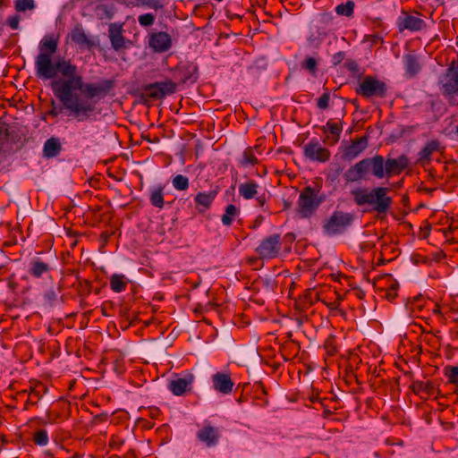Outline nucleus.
Segmentation results:
<instances>
[{"label": "nucleus", "instance_id": "f257e3e1", "mask_svg": "<svg viewBox=\"0 0 458 458\" xmlns=\"http://www.w3.org/2000/svg\"><path fill=\"white\" fill-rule=\"evenodd\" d=\"M50 86L54 95L78 122L89 119L95 113L96 106L93 102L81 100L77 94H73L76 89L69 78L54 80Z\"/></svg>", "mask_w": 458, "mask_h": 458}, {"label": "nucleus", "instance_id": "f03ea898", "mask_svg": "<svg viewBox=\"0 0 458 458\" xmlns=\"http://www.w3.org/2000/svg\"><path fill=\"white\" fill-rule=\"evenodd\" d=\"M388 187H360L351 191L354 203L359 207L368 206L365 212H377V216H386L389 211L393 199L388 195Z\"/></svg>", "mask_w": 458, "mask_h": 458}, {"label": "nucleus", "instance_id": "7ed1b4c3", "mask_svg": "<svg viewBox=\"0 0 458 458\" xmlns=\"http://www.w3.org/2000/svg\"><path fill=\"white\" fill-rule=\"evenodd\" d=\"M369 174L377 179L386 177V162L382 156L361 159L346 170L344 178L346 182H356L367 179Z\"/></svg>", "mask_w": 458, "mask_h": 458}, {"label": "nucleus", "instance_id": "20e7f679", "mask_svg": "<svg viewBox=\"0 0 458 458\" xmlns=\"http://www.w3.org/2000/svg\"><path fill=\"white\" fill-rule=\"evenodd\" d=\"M53 56L45 53H38L35 58V75L42 81L55 80L58 74L72 75L74 72V64L65 58L53 61Z\"/></svg>", "mask_w": 458, "mask_h": 458}, {"label": "nucleus", "instance_id": "39448f33", "mask_svg": "<svg viewBox=\"0 0 458 458\" xmlns=\"http://www.w3.org/2000/svg\"><path fill=\"white\" fill-rule=\"evenodd\" d=\"M439 89L450 106H458V65L448 66L439 80Z\"/></svg>", "mask_w": 458, "mask_h": 458}, {"label": "nucleus", "instance_id": "423d86ee", "mask_svg": "<svg viewBox=\"0 0 458 458\" xmlns=\"http://www.w3.org/2000/svg\"><path fill=\"white\" fill-rule=\"evenodd\" d=\"M324 201L322 196H318V191L310 186H306L301 191L297 201V213L300 218L311 217Z\"/></svg>", "mask_w": 458, "mask_h": 458}, {"label": "nucleus", "instance_id": "0eeeda50", "mask_svg": "<svg viewBox=\"0 0 458 458\" xmlns=\"http://www.w3.org/2000/svg\"><path fill=\"white\" fill-rule=\"evenodd\" d=\"M355 215L342 210H335L323 224L324 233L327 236H335L344 233L352 226Z\"/></svg>", "mask_w": 458, "mask_h": 458}, {"label": "nucleus", "instance_id": "6e6552de", "mask_svg": "<svg viewBox=\"0 0 458 458\" xmlns=\"http://www.w3.org/2000/svg\"><path fill=\"white\" fill-rule=\"evenodd\" d=\"M176 90V84L171 80L160 82L147 84L142 88L140 101L148 104L151 100H158L166 95L174 94Z\"/></svg>", "mask_w": 458, "mask_h": 458}, {"label": "nucleus", "instance_id": "1a4fd4ad", "mask_svg": "<svg viewBox=\"0 0 458 458\" xmlns=\"http://www.w3.org/2000/svg\"><path fill=\"white\" fill-rule=\"evenodd\" d=\"M357 95L365 98H383L387 94V86L385 81L372 75L365 76L355 89Z\"/></svg>", "mask_w": 458, "mask_h": 458}, {"label": "nucleus", "instance_id": "9d476101", "mask_svg": "<svg viewBox=\"0 0 458 458\" xmlns=\"http://www.w3.org/2000/svg\"><path fill=\"white\" fill-rule=\"evenodd\" d=\"M281 250L280 234H272L265 238L256 248L260 259H271L278 256Z\"/></svg>", "mask_w": 458, "mask_h": 458}, {"label": "nucleus", "instance_id": "9b49d317", "mask_svg": "<svg viewBox=\"0 0 458 458\" xmlns=\"http://www.w3.org/2000/svg\"><path fill=\"white\" fill-rule=\"evenodd\" d=\"M396 25L399 32L409 30L411 32L420 31L427 27L424 20L411 15L406 11H403L401 15L397 18Z\"/></svg>", "mask_w": 458, "mask_h": 458}, {"label": "nucleus", "instance_id": "f8f14e48", "mask_svg": "<svg viewBox=\"0 0 458 458\" xmlns=\"http://www.w3.org/2000/svg\"><path fill=\"white\" fill-rule=\"evenodd\" d=\"M115 87V81L113 79L103 80L99 83H86L84 94L89 99L94 98H104Z\"/></svg>", "mask_w": 458, "mask_h": 458}, {"label": "nucleus", "instance_id": "ddd939ff", "mask_svg": "<svg viewBox=\"0 0 458 458\" xmlns=\"http://www.w3.org/2000/svg\"><path fill=\"white\" fill-rule=\"evenodd\" d=\"M303 154L306 158L321 163L330 158V151L322 147L317 140H312L304 145Z\"/></svg>", "mask_w": 458, "mask_h": 458}, {"label": "nucleus", "instance_id": "4468645a", "mask_svg": "<svg viewBox=\"0 0 458 458\" xmlns=\"http://www.w3.org/2000/svg\"><path fill=\"white\" fill-rule=\"evenodd\" d=\"M367 136L356 138L352 140L351 143L343 145L341 147L342 157L344 160L352 161V159L356 158L359 155H360L367 148Z\"/></svg>", "mask_w": 458, "mask_h": 458}, {"label": "nucleus", "instance_id": "2eb2a0df", "mask_svg": "<svg viewBox=\"0 0 458 458\" xmlns=\"http://www.w3.org/2000/svg\"><path fill=\"white\" fill-rule=\"evenodd\" d=\"M108 38L110 39L113 49L120 52L128 48L130 40H126L123 35V25L111 23L108 27Z\"/></svg>", "mask_w": 458, "mask_h": 458}, {"label": "nucleus", "instance_id": "dca6fc26", "mask_svg": "<svg viewBox=\"0 0 458 458\" xmlns=\"http://www.w3.org/2000/svg\"><path fill=\"white\" fill-rule=\"evenodd\" d=\"M148 46L156 53H164L172 46L171 36L163 31L153 32L148 37Z\"/></svg>", "mask_w": 458, "mask_h": 458}, {"label": "nucleus", "instance_id": "f3484780", "mask_svg": "<svg viewBox=\"0 0 458 458\" xmlns=\"http://www.w3.org/2000/svg\"><path fill=\"white\" fill-rule=\"evenodd\" d=\"M72 42L75 43L80 48H87L92 49L96 47V42L94 39L89 38L82 26L81 24H77L71 31L68 36Z\"/></svg>", "mask_w": 458, "mask_h": 458}, {"label": "nucleus", "instance_id": "a211bd4d", "mask_svg": "<svg viewBox=\"0 0 458 458\" xmlns=\"http://www.w3.org/2000/svg\"><path fill=\"white\" fill-rule=\"evenodd\" d=\"M220 437L219 430L211 425H205L197 432V438L208 447L215 446Z\"/></svg>", "mask_w": 458, "mask_h": 458}, {"label": "nucleus", "instance_id": "6ab92c4d", "mask_svg": "<svg viewBox=\"0 0 458 458\" xmlns=\"http://www.w3.org/2000/svg\"><path fill=\"white\" fill-rule=\"evenodd\" d=\"M212 384L215 390L224 394H230L234 386L230 376L222 372H217L212 376Z\"/></svg>", "mask_w": 458, "mask_h": 458}, {"label": "nucleus", "instance_id": "aec40b11", "mask_svg": "<svg viewBox=\"0 0 458 458\" xmlns=\"http://www.w3.org/2000/svg\"><path fill=\"white\" fill-rule=\"evenodd\" d=\"M386 162V177L400 174L409 165L408 157L401 155L397 158H387Z\"/></svg>", "mask_w": 458, "mask_h": 458}, {"label": "nucleus", "instance_id": "412c9836", "mask_svg": "<svg viewBox=\"0 0 458 458\" xmlns=\"http://www.w3.org/2000/svg\"><path fill=\"white\" fill-rule=\"evenodd\" d=\"M440 150V142L433 140L426 143V145L418 153L417 163L421 166L428 165L431 162L433 153Z\"/></svg>", "mask_w": 458, "mask_h": 458}, {"label": "nucleus", "instance_id": "4be33fe9", "mask_svg": "<svg viewBox=\"0 0 458 458\" xmlns=\"http://www.w3.org/2000/svg\"><path fill=\"white\" fill-rule=\"evenodd\" d=\"M198 68L192 64H186L178 66L174 72V78L181 83L191 81V83L197 81Z\"/></svg>", "mask_w": 458, "mask_h": 458}, {"label": "nucleus", "instance_id": "5701e85b", "mask_svg": "<svg viewBox=\"0 0 458 458\" xmlns=\"http://www.w3.org/2000/svg\"><path fill=\"white\" fill-rule=\"evenodd\" d=\"M47 386L41 382H36L30 386L29 398L24 404V410H28L30 405L36 404L47 394Z\"/></svg>", "mask_w": 458, "mask_h": 458}, {"label": "nucleus", "instance_id": "b1692460", "mask_svg": "<svg viewBox=\"0 0 458 458\" xmlns=\"http://www.w3.org/2000/svg\"><path fill=\"white\" fill-rule=\"evenodd\" d=\"M192 382L193 376L190 375L188 377H179L171 380L168 387L174 394L179 396L187 391L188 387L192 384Z\"/></svg>", "mask_w": 458, "mask_h": 458}, {"label": "nucleus", "instance_id": "393cba45", "mask_svg": "<svg viewBox=\"0 0 458 458\" xmlns=\"http://www.w3.org/2000/svg\"><path fill=\"white\" fill-rule=\"evenodd\" d=\"M62 150V144L58 138L51 137L46 140L43 147V156L47 158L57 157Z\"/></svg>", "mask_w": 458, "mask_h": 458}, {"label": "nucleus", "instance_id": "a878e982", "mask_svg": "<svg viewBox=\"0 0 458 458\" xmlns=\"http://www.w3.org/2000/svg\"><path fill=\"white\" fill-rule=\"evenodd\" d=\"M58 40L54 38L52 36H45L38 45L39 53H45L49 56L57 51Z\"/></svg>", "mask_w": 458, "mask_h": 458}, {"label": "nucleus", "instance_id": "bb28decb", "mask_svg": "<svg viewBox=\"0 0 458 458\" xmlns=\"http://www.w3.org/2000/svg\"><path fill=\"white\" fill-rule=\"evenodd\" d=\"M117 2L126 4L127 6H148L156 11L162 9L164 4L161 0H116Z\"/></svg>", "mask_w": 458, "mask_h": 458}, {"label": "nucleus", "instance_id": "cd10ccee", "mask_svg": "<svg viewBox=\"0 0 458 458\" xmlns=\"http://www.w3.org/2000/svg\"><path fill=\"white\" fill-rule=\"evenodd\" d=\"M49 271L50 266L38 259H34L30 263L29 273L36 278H39L43 274L48 273Z\"/></svg>", "mask_w": 458, "mask_h": 458}, {"label": "nucleus", "instance_id": "c85d7f7f", "mask_svg": "<svg viewBox=\"0 0 458 458\" xmlns=\"http://www.w3.org/2000/svg\"><path fill=\"white\" fill-rule=\"evenodd\" d=\"M403 63L406 74H408L409 77L415 76L420 71V65L418 62V59L413 55L409 54L404 55Z\"/></svg>", "mask_w": 458, "mask_h": 458}, {"label": "nucleus", "instance_id": "c756f323", "mask_svg": "<svg viewBox=\"0 0 458 458\" xmlns=\"http://www.w3.org/2000/svg\"><path fill=\"white\" fill-rule=\"evenodd\" d=\"M411 388L415 394H426L428 395H432L435 393V386L431 381H413Z\"/></svg>", "mask_w": 458, "mask_h": 458}, {"label": "nucleus", "instance_id": "7c9ffc66", "mask_svg": "<svg viewBox=\"0 0 458 458\" xmlns=\"http://www.w3.org/2000/svg\"><path fill=\"white\" fill-rule=\"evenodd\" d=\"M128 280L124 275L114 274L110 277V287L114 293L125 291Z\"/></svg>", "mask_w": 458, "mask_h": 458}, {"label": "nucleus", "instance_id": "2f4dec72", "mask_svg": "<svg viewBox=\"0 0 458 458\" xmlns=\"http://www.w3.org/2000/svg\"><path fill=\"white\" fill-rule=\"evenodd\" d=\"M258 184L254 181H250L244 183L240 184L239 186V193L245 199H250L255 197L258 191Z\"/></svg>", "mask_w": 458, "mask_h": 458}, {"label": "nucleus", "instance_id": "473e14b6", "mask_svg": "<svg viewBox=\"0 0 458 458\" xmlns=\"http://www.w3.org/2000/svg\"><path fill=\"white\" fill-rule=\"evenodd\" d=\"M149 201L155 208H162L164 207L165 201L162 186L156 187L150 191Z\"/></svg>", "mask_w": 458, "mask_h": 458}, {"label": "nucleus", "instance_id": "72a5a7b5", "mask_svg": "<svg viewBox=\"0 0 458 458\" xmlns=\"http://www.w3.org/2000/svg\"><path fill=\"white\" fill-rule=\"evenodd\" d=\"M215 198L216 192L214 191L208 193L199 192L195 197V202L197 206H200L203 208L202 210H206L210 207Z\"/></svg>", "mask_w": 458, "mask_h": 458}, {"label": "nucleus", "instance_id": "f704fd0d", "mask_svg": "<svg viewBox=\"0 0 458 458\" xmlns=\"http://www.w3.org/2000/svg\"><path fill=\"white\" fill-rule=\"evenodd\" d=\"M96 12L99 19L111 20L116 12V8L114 4H102L97 6Z\"/></svg>", "mask_w": 458, "mask_h": 458}, {"label": "nucleus", "instance_id": "c9c22d12", "mask_svg": "<svg viewBox=\"0 0 458 458\" xmlns=\"http://www.w3.org/2000/svg\"><path fill=\"white\" fill-rule=\"evenodd\" d=\"M355 3L352 0H348L345 4H338L335 11L338 15L352 17L354 13Z\"/></svg>", "mask_w": 458, "mask_h": 458}, {"label": "nucleus", "instance_id": "e433bc0d", "mask_svg": "<svg viewBox=\"0 0 458 458\" xmlns=\"http://www.w3.org/2000/svg\"><path fill=\"white\" fill-rule=\"evenodd\" d=\"M323 132H327V131L335 137V142L339 140L340 135L343 131V126L341 123H333L328 121L327 123V126L322 128Z\"/></svg>", "mask_w": 458, "mask_h": 458}, {"label": "nucleus", "instance_id": "4c0bfd02", "mask_svg": "<svg viewBox=\"0 0 458 458\" xmlns=\"http://www.w3.org/2000/svg\"><path fill=\"white\" fill-rule=\"evenodd\" d=\"M258 158L256 157V156L254 155V152L252 150L251 148H248L244 150L243 154H242V160L240 161V164L242 165V166H247V165H255L256 164H258Z\"/></svg>", "mask_w": 458, "mask_h": 458}, {"label": "nucleus", "instance_id": "58836bf2", "mask_svg": "<svg viewBox=\"0 0 458 458\" xmlns=\"http://www.w3.org/2000/svg\"><path fill=\"white\" fill-rule=\"evenodd\" d=\"M237 212L238 209L234 205H228L225 208V213L222 216V223L227 226L231 225Z\"/></svg>", "mask_w": 458, "mask_h": 458}, {"label": "nucleus", "instance_id": "ea45409f", "mask_svg": "<svg viewBox=\"0 0 458 458\" xmlns=\"http://www.w3.org/2000/svg\"><path fill=\"white\" fill-rule=\"evenodd\" d=\"M172 183L177 191H185L189 188V179L182 174H177L174 176Z\"/></svg>", "mask_w": 458, "mask_h": 458}, {"label": "nucleus", "instance_id": "a19ab883", "mask_svg": "<svg viewBox=\"0 0 458 458\" xmlns=\"http://www.w3.org/2000/svg\"><path fill=\"white\" fill-rule=\"evenodd\" d=\"M33 442L37 445L45 446L48 443V434L46 429H39L34 433Z\"/></svg>", "mask_w": 458, "mask_h": 458}, {"label": "nucleus", "instance_id": "79ce46f5", "mask_svg": "<svg viewBox=\"0 0 458 458\" xmlns=\"http://www.w3.org/2000/svg\"><path fill=\"white\" fill-rule=\"evenodd\" d=\"M64 78H69L76 90L84 89V83L82 76L79 75L77 72V66L74 64V72L72 75H63Z\"/></svg>", "mask_w": 458, "mask_h": 458}, {"label": "nucleus", "instance_id": "37998d69", "mask_svg": "<svg viewBox=\"0 0 458 458\" xmlns=\"http://www.w3.org/2000/svg\"><path fill=\"white\" fill-rule=\"evenodd\" d=\"M36 7L34 0H16L15 9L17 12L33 10Z\"/></svg>", "mask_w": 458, "mask_h": 458}, {"label": "nucleus", "instance_id": "c03bdc74", "mask_svg": "<svg viewBox=\"0 0 458 458\" xmlns=\"http://www.w3.org/2000/svg\"><path fill=\"white\" fill-rule=\"evenodd\" d=\"M445 375L447 377L450 383H458V367L447 366L445 368Z\"/></svg>", "mask_w": 458, "mask_h": 458}, {"label": "nucleus", "instance_id": "a18cd8bd", "mask_svg": "<svg viewBox=\"0 0 458 458\" xmlns=\"http://www.w3.org/2000/svg\"><path fill=\"white\" fill-rule=\"evenodd\" d=\"M301 298L306 303V306L311 307L317 301H318V294L313 290L309 289Z\"/></svg>", "mask_w": 458, "mask_h": 458}, {"label": "nucleus", "instance_id": "49530a36", "mask_svg": "<svg viewBox=\"0 0 458 458\" xmlns=\"http://www.w3.org/2000/svg\"><path fill=\"white\" fill-rule=\"evenodd\" d=\"M138 21L142 27H149L155 21V15L152 13H145L138 17Z\"/></svg>", "mask_w": 458, "mask_h": 458}, {"label": "nucleus", "instance_id": "de8ad7c7", "mask_svg": "<svg viewBox=\"0 0 458 458\" xmlns=\"http://www.w3.org/2000/svg\"><path fill=\"white\" fill-rule=\"evenodd\" d=\"M301 67L311 73H315L317 70V61L315 58L308 56L301 64Z\"/></svg>", "mask_w": 458, "mask_h": 458}, {"label": "nucleus", "instance_id": "09e8293b", "mask_svg": "<svg viewBox=\"0 0 458 458\" xmlns=\"http://www.w3.org/2000/svg\"><path fill=\"white\" fill-rule=\"evenodd\" d=\"M57 297L58 294L53 288L47 290L44 294V300L46 303L50 307H52L54 303L56 301Z\"/></svg>", "mask_w": 458, "mask_h": 458}, {"label": "nucleus", "instance_id": "8fccbe9b", "mask_svg": "<svg viewBox=\"0 0 458 458\" xmlns=\"http://www.w3.org/2000/svg\"><path fill=\"white\" fill-rule=\"evenodd\" d=\"M330 93L329 91L324 92L318 99L317 106L319 109H327L329 106Z\"/></svg>", "mask_w": 458, "mask_h": 458}, {"label": "nucleus", "instance_id": "3c124183", "mask_svg": "<svg viewBox=\"0 0 458 458\" xmlns=\"http://www.w3.org/2000/svg\"><path fill=\"white\" fill-rule=\"evenodd\" d=\"M324 348L328 356H334L337 352L335 341L332 337H329L326 340L324 344Z\"/></svg>", "mask_w": 458, "mask_h": 458}, {"label": "nucleus", "instance_id": "603ef678", "mask_svg": "<svg viewBox=\"0 0 458 458\" xmlns=\"http://www.w3.org/2000/svg\"><path fill=\"white\" fill-rule=\"evenodd\" d=\"M399 284L397 282L393 283L386 291L385 297L388 301H393L397 296Z\"/></svg>", "mask_w": 458, "mask_h": 458}, {"label": "nucleus", "instance_id": "864d4df0", "mask_svg": "<svg viewBox=\"0 0 458 458\" xmlns=\"http://www.w3.org/2000/svg\"><path fill=\"white\" fill-rule=\"evenodd\" d=\"M344 66L346 69H348L350 72H360V67H359V64L358 63L353 60V59H348L345 64H344Z\"/></svg>", "mask_w": 458, "mask_h": 458}, {"label": "nucleus", "instance_id": "5fc2aeb1", "mask_svg": "<svg viewBox=\"0 0 458 458\" xmlns=\"http://www.w3.org/2000/svg\"><path fill=\"white\" fill-rule=\"evenodd\" d=\"M345 58V53L343 51L337 52L332 55V63L335 66L338 65Z\"/></svg>", "mask_w": 458, "mask_h": 458}, {"label": "nucleus", "instance_id": "6e6d98bb", "mask_svg": "<svg viewBox=\"0 0 458 458\" xmlns=\"http://www.w3.org/2000/svg\"><path fill=\"white\" fill-rule=\"evenodd\" d=\"M20 16L13 15L8 18V24L13 30H17L19 28Z\"/></svg>", "mask_w": 458, "mask_h": 458}, {"label": "nucleus", "instance_id": "4d7b16f0", "mask_svg": "<svg viewBox=\"0 0 458 458\" xmlns=\"http://www.w3.org/2000/svg\"><path fill=\"white\" fill-rule=\"evenodd\" d=\"M107 418H108V414L106 412L98 414V415L94 416L93 423L98 424V423L105 422V421H106Z\"/></svg>", "mask_w": 458, "mask_h": 458}, {"label": "nucleus", "instance_id": "13d9d810", "mask_svg": "<svg viewBox=\"0 0 458 458\" xmlns=\"http://www.w3.org/2000/svg\"><path fill=\"white\" fill-rule=\"evenodd\" d=\"M310 307L309 306H306V303L304 302V301L302 300V298H300L296 302H295V309L300 310V311H305L306 310H308Z\"/></svg>", "mask_w": 458, "mask_h": 458}, {"label": "nucleus", "instance_id": "bf43d9fd", "mask_svg": "<svg viewBox=\"0 0 458 458\" xmlns=\"http://www.w3.org/2000/svg\"><path fill=\"white\" fill-rule=\"evenodd\" d=\"M55 102L54 100H52L53 108L49 112V114L52 116H57L60 114V111L56 110V107L55 106Z\"/></svg>", "mask_w": 458, "mask_h": 458}, {"label": "nucleus", "instance_id": "052dcab7", "mask_svg": "<svg viewBox=\"0 0 458 458\" xmlns=\"http://www.w3.org/2000/svg\"><path fill=\"white\" fill-rule=\"evenodd\" d=\"M333 414V411L328 409H324L322 416L325 419H328Z\"/></svg>", "mask_w": 458, "mask_h": 458}, {"label": "nucleus", "instance_id": "680f3d73", "mask_svg": "<svg viewBox=\"0 0 458 458\" xmlns=\"http://www.w3.org/2000/svg\"><path fill=\"white\" fill-rule=\"evenodd\" d=\"M259 258H249L248 259V263L250 265H254L258 260H259Z\"/></svg>", "mask_w": 458, "mask_h": 458}, {"label": "nucleus", "instance_id": "e2e57ef3", "mask_svg": "<svg viewBox=\"0 0 458 458\" xmlns=\"http://www.w3.org/2000/svg\"><path fill=\"white\" fill-rule=\"evenodd\" d=\"M423 191L428 193V194H432V192L435 191V189H431V188H425L422 190Z\"/></svg>", "mask_w": 458, "mask_h": 458}, {"label": "nucleus", "instance_id": "0e129e2a", "mask_svg": "<svg viewBox=\"0 0 458 458\" xmlns=\"http://www.w3.org/2000/svg\"><path fill=\"white\" fill-rule=\"evenodd\" d=\"M420 299H421V295L415 297L412 301V303L415 304V303L419 302L420 301Z\"/></svg>", "mask_w": 458, "mask_h": 458}, {"label": "nucleus", "instance_id": "69168bd1", "mask_svg": "<svg viewBox=\"0 0 458 458\" xmlns=\"http://www.w3.org/2000/svg\"><path fill=\"white\" fill-rule=\"evenodd\" d=\"M257 199H258V201H259V205H260V206H263V205H264V203H265V199H264V198H260V197H259V198H258Z\"/></svg>", "mask_w": 458, "mask_h": 458}, {"label": "nucleus", "instance_id": "338daca9", "mask_svg": "<svg viewBox=\"0 0 458 458\" xmlns=\"http://www.w3.org/2000/svg\"><path fill=\"white\" fill-rule=\"evenodd\" d=\"M433 312H434L435 314H440V313H441V312H440V308H439L438 306H437V307H436V308L434 309Z\"/></svg>", "mask_w": 458, "mask_h": 458}, {"label": "nucleus", "instance_id": "774afa93", "mask_svg": "<svg viewBox=\"0 0 458 458\" xmlns=\"http://www.w3.org/2000/svg\"><path fill=\"white\" fill-rule=\"evenodd\" d=\"M284 209H287L290 208V203H288L287 201H284Z\"/></svg>", "mask_w": 458, "mask_h": 458}]
</instances>
